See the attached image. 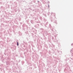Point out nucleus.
<instances>
[{
  "instance_id": "nucleus-1",
  "label": "nucleus",
  "mask_w": 73,
  "mask_h": 73,
  "mask_svg": "<svg viewBox=\"0 0 73 73\" xmlns=\"http://www.w3.org/2000/svg\"><path fill=\"white\" fill-rule=\"evenodd\" d=\"M17 46H18L19 45V43H18V42H17Z\"/></svg>"
}]
</instances>
